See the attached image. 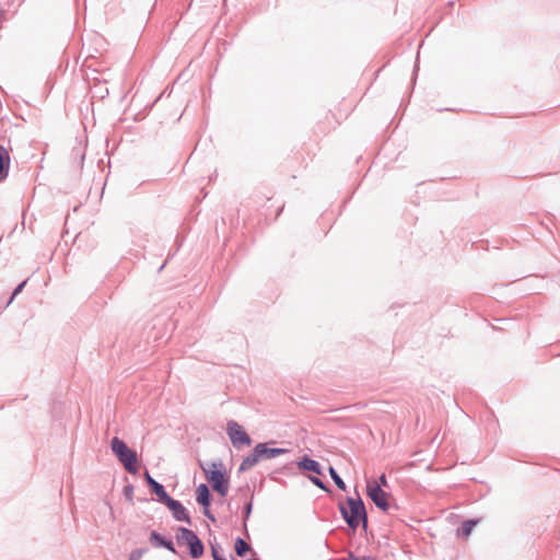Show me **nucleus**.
I'll return each mask as SVG.
<instances>
[{"instance_id": "nucleus-1", "label": "nucleus", "mask_w": 560, "mask_h": 560, "mask_svg": "<svg viewBox=\"0 0 560 560\" xmlns=\"http://www.w3.org/2000/svg\"><path fill=\"white\" fill-rule=\"evenodd\" d=\"M340 512L352 529H355L361 521L363 524H366L365 506L359 497L357 499L349 498L347 500V506L340 504Z\"/></svg>"}, {"instance_id": "nucleus-2", "label": "nucleus", "mask_w": 560, "mask_h": 560, "mask_svg": "<svg viewBox=\"0 0 560 560\" xmlns=\"http://www.w3.org/2000/svg\"><path fill=\"white\" fill-rule=\"evenodd\" d=\"M110 447L128 472H138V459L135 451L130 450L122 440L116 436L112 439Z\"/></svg>"}, {"instance_id": "nucleus-3", "label": "nucleus", "mask_w": 560, "mask_h": 560, "mask_svg": "<svg viewBox=\"0 0 560 560\" xmlns=\"http://www.w3.org/2000/svg\"><path fill=\"white\" fill-rule=\"evenodd\" d=\"M203 470L212 489L222 497H225L229 490V478L223 469L222 463H211L207 468H203Z\"/></svg>"}, {"instance_id": "nucleus-4", "label": "nucleus", "mask_w": 560, "mask_h": 560, "mask_svg": "<svg viewBox=\"0 0 560 560\" xmlns=\"http://www.w3.org/2000/svg\"><path fill=\"white\" fill-rule=\"evenodd\" d=\"M176 538L179 545H185L189 548V553L192 558L197 559L203 555V545L192 530L182 527L178 529Z\"/></svg>"}, {"instance_id": "nucleus-5", "label": "nucleus", "mask_w": 560, "mask_h": 560, "mask_svg": "<svg viewBox=\"0 0 560 560\" xmlns=\"http://www.w3.org/2000/svg\"><path fill=\"white\" fill-rule=\"evenodd\" d=\"M226 433L231 440V443L235 447L249 446L252 440L245 429L234 420H230L226 424Z\"/></svg>"}, {"instance_id": "nucleus-6", "label": "nucleus", "mask_w": 560, "mask_h": 560, "mask_svg": "<svg viewBox=\"0 0 560 560\" xmlns=\"http://www.w3.org/2000/svg\"><path fill=\"white\" fill-rule=\"evenodd\" d=\"M366 494L373 501V503L383 511H387L389 508L388 498L389 494L385 492L377 481L368 480L366 482Z\"/></svg>"}, {"instance_id": "nucleus-7", "label": "nucleus", "mask_w": 560, "mask_h": 560, "mask_svg": "<svg viewBox=\"0 0 560 560\" xmlns=\"http://www.w3.org/2000/svg\"><path fill=\"white\" fill-rule=\"evenodd\" d=\"M167 508L173 512V515L178 521H184L186 523H190V517L186 511V509L182 505L180 502L168 497L164 502Z\"/></svg>"}, {"instance_id": "nucleus-8", "label": "nucleus", "mask_w": 560, "mask_h": 560, "mask_svg": "<svg viewBox=\"0 0 560 560\" xmlns=\"http://www.w3.org/2000/svg\"><path fill=\"white\" fill-rule=\"evenodd\" d=\"M196 499L199 504L206 508L205 514L213 520L208 510V506L210 505V493L208 487L205 483H201L197 487Z\"/></svg>"}, {"instance_id": "nucleus-9", "label": "nucleus", "mask_w": 560, "mask_h": 560, "mask_svg": "<svg viewBox=\"0 0 560 560\" xmlns=\"http://www.w3.org/2000/svg\"><path fill=\"white\" fill-rule=\"evenodd\" d=\"M257 455L261 458H273L279 455L284 454L287 451L284 448H271L268 447L265 443H259L255 446Z\"/></svg>"}, {"instance_id": "nucleus-10", "label": "nucleus", "mask_w": 560, "mask_h": 560, "mask_svg": "<svg viewBox=\"0 0 560 560\" xmlns=\"http://www.w3.org/2000/svg\"><path fill=\"white\" fill-rule=\"evenodd\" d=\"M10 162L9 151L3 145H0V182L8 176Z\"/></svg>"}, {"instance_id": "nucleus-11", "label": "nucleus", "mask_w": 560, "mask_h": 560, "mask_svg": "<svg viewBox=\"0 0 560 560\" xmlns=\"http://www.w3.org/2000/svg\"><path fill=\"white\" fill-rule=\"evenodd\" d=\"M145 480L148 485L151 487L152 491L159 497V499L164 503L165 500L170 497L166 491L164 490V487L156 482L149 472L144 474Z\"/></svg>"}, {"instance_id": "nucleus-12", "label": "nucleus", "mask_w": 560, "mask_h": 560, "mask_svg": "<svg viewBox=\"0 0 560 560\" xmlns=\"http://www.w3.org/2000/svg\"><path fill=\"white\" fill-rule=\"evenodd\" d=\"M298 467L300 469H305V470L313 471V472H315L317 475L322 474L320 465L316 460L311 459L308 457H304L302 460H300L298 463Z\"/></svg>"}, {"instance_id": "nucleus-13", "label": "nucleus", "mask_w": 560, "mask_h": 560, "mask_svg": "<svg viewBox=\"0 0 560 560\" xmlns=\"http://www.w3.org/2000/svg\"><path fill=\"white\" fill-rule=\"evenodd\" d=\"M150 540L155 547H165L170 551L175 552L173 542L165 540L161 535H159L155 532L151 534Z\"/></svg>"}, {"instance_id": "nucleus-14", "label": "nucleus", "mask_w": 560, "mask_h": 560, "mask_svg": "<svg viewBox=\"0 0 560 560\" xmlns=\"http://www.w3.org/2000/svg\"><path fill=\"white\" fill-rule=\"evenodd\" d=\"M479 521L477 520H469L463 523L462 527L457 530L458 537H462L464 539H467L474 527L478 524Z\"/></svg>"}, {"instance_id": "nucleus-15", "label": "nucleus", "mask_w": 560, "mask_h": 560, "mask_svg": "<svg viewBox=\"0 0 560 560\" xmlns=\"http://www.w3.org/2000/svg\"><path fill=\"white\" fill-rule=\"evenodd\" d=\"M259 459L260 457L257 455L256 450L254 448L253 453L243 459L240 466V470L244 471L250 469L258 463Z\"/></svg>"}, {"instance_id": "nucleus-16", "label": "nucleus", "mask_w": 560, "mask_h": 560, "mask_svg": "<svg viewBox=\"0 0 560 560\" xmlns=\"http://www.w3.org/2000/svg\"><path fill=\"white\" fill-rule=\"evenodd\" d=\"M250 550V546L242 538H237L235 541V552L240 557H244L247 551Z\"/></svg>"}, {"instance_id": "nucleus-17", "label": "nucleus", "mask_w": 560, "mask_h": 560, "mask_svg": "<svg viewBox=\"0 0 560 560\" xmlns=\"http://www.w3.org/2000/svg\"><path fill=\"white\" fill-rule=\"evenodd\" d=\"M328 471H329L330 477H331V478H332V480L335 481L336 486H337L340 490H346V483H345V482H343V480L339 477V475L336 472V470H335L332 467H329Z\"/></svg>"}, {"instance_id": "nucleus-18", "label": "nucleus", "mask_w": 560, "mask_h": 560, "mask_svg": "<svg viewBox=\"0 0 560 560\" xmlns=\"http://www.w3.org/2000/svg\"><path fill=\"white\" fill-rule=\"evenodd\" d=\"M25 284H26V281H23L22 283H20V284L18 285V288L14 290V292H13V294H12V296H11V299H10L9 303H11V302L13 301V299H14L19 293H21V292H22V290H23V288L25 287Z\"/></svg>"}, {"instance_id": "nucleus-19", "label": "nucleus", "mask_w": 560, "mask_h": 560, "mask_svg": "<svg viewBox=\"0 0 560 560\" xmlns=\"http://www.w3.org/2000/svg\"><path fill=\"white\" fill-rule=\"evenodd\" d=\"M311 480H312V482H313L314 485H316L318 488H320V489H325V486H324L323 481H322L320 479H318L317 477H312V478H311Z\"/></svg>"}, {"instance_id": "nucleus-20", "label": "nucleus", "mask_w": 560, "mask_h": 560, "mask_svg": "<svg viewBox=\"0 0 560 560\" xmlns=\"http://www.w3.org/2000/svg\"><path fill=\"white\" fill-rule=\"evenodd\" d=\"M377 485H380L381 488L388 487V482H387L386 476L384 474L380 477V482H377Z\"/></svg>"}, {"instance_id": "nucleus-21", "label": "nucleus", "mask_w": 560, "mask_h": 560, "mask_svg": "<svg viewBox=\"0 0 560 560\" xmlns=\"http://www.w3.org/2000/svg\"><path fill=\"white\" fill-rule=\"evenodd\" d=\"M212 556H213V559H214V560H225V559L221 558V557L218 555L217 550H215L213 547H212Z\"/></svg>"}, {"instance_id": "nucleus-22", "label": "nucleus", "mask_w": 560, "mask_h": 560, "mask_svg": "<svg viewBox=\"0 0 560 560\" xmlns=\"http://www.w3.org/2000/svg\"><path fill=\"white\" fill-rule=\"evenodd\" d=\"M352 560H374L370 557H362V558H352Z\"/></svg>"}, {"instance_id": "nucleus-23", "label": "nucleus", "mask_w": 560, "mask_h": 560, "mask_svg": "<svg viewBox=\"0 0 560 560\" xmlns=\"http://www.w3.org/2000/svg\"><path fill=\"white\" fill-rule=\"evenodd\" d=\"M140 556H141V553L139 552L137 558L135 559V553H132L130 560H138L140 558Z\"/></svg>"}]
</instances>
